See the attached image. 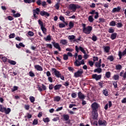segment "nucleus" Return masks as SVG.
I'll list each match as a JSON object with an SVG mask.
<instances>
[{"mask_svg": "<svg viewBox=\"0 0 126 126\" xmlns=\"http://www.w3.org/2000/svg\"><path fill=\"white\" fill-rule=\"evenodd\" d=\"M62 86H63V85L62 84L56 85L54 87V90L55 91H60V89H61V88H62Z\"/></svg>", "mask_w": 126, "mask_h": 126, "instance_id": "nucleus-15", "label": "nucleus"}, {"mask_svg": "<svg viewBox=\"0 0 126 126\" xmlns=\"http://www.w3.org/2000/svg\"><path fill=\"white\" fill-rule=\"evenodd\" d=\"M45 41H51L52 40V38L51 37V35H48L46 38H44Z\"/></svg>", "mask_w": 126, "mask_h": 126, "instance_id": "nucleus-44", "label": "nucleus"}, {"mask_svg": "<svg viewBox=\"0 0 126 126\" xmlns=\"http://www.w3.org/2000/svg\"><path fill=\"white\" fill-rule=\"evenodd\" d=\"M21 14L19 13H17L16 14H14L13 16L16 18V17H20Z\"/></svg>", "mask_w": 126, "mask_h": 126, "instance_id": "nucleus-47", "label": "nucleus"}, {"mask_svg": "<svg viewBox=\"0 0 126 126\" xmlns=\"http://www.w3.org/2000/svg\"><path fill=\"white\" fill-rule=\"evenodd\" d=\"M92 77L93 79H95L96 81L100 80L102 77V75H97V74H94L92 75Z\"/></svg>", "mask_w": 126, "mask_h": 126, "instance_id": "nucleus-9", "label": "nucleus"}, {"mask_svg": "<svg viewBox=\"0 0 126 126\" xmlns=\"http://www.w3.org/2000/svg\"><path fill=\"white\" fill-rule=\"evenodd\" d=\"M8 63H10V64H12V65H15L16 64V62L9 60L8 61Z\"/></svg>", "mask_w": 126, "mask_h": 126, "instance_id": "nucleus-26", "label": "nucleus"}, {"mask_svg": "<svg viewBox=\"0 0 126 126\" xmlns=\"http://www.w3.org/2000/svg\"><path fill=\"white\" fill-rule=\"evenodd\" d=\"M48 80L49 81V82H51V83L53 82V78L51 76L48 77Z\"/></svg>", "mask_w": 126, "mask_h": 126, "instance_id": "nucleus-62", "label": "nucleus"}, {"mask_svg": "<svg viewBox=\"0 0 126 126\" xmlns=\"http://www.w3.org/2000/svg\"><path fill=\"white\" fill-rule=\"evenodd\" d=\"M29 73L31 77H34V76H35V74H34L32 71H30Z\"/></svg>", "mask_w": 126, "mask_h": 126, "instance_id": "nucleus-48", "label": "nucleus"}, {"mask_svg": "<svg viewBox=\"0 0 126 126\" xmlns=\"http://www.w3.org/2000/svg\"><path fill=\"white\" fill-rule=\"evenodd\" d=\"M43 121L44 123H49L50 122V119L49 118H43Z\"/></svg>", "mask_w": 126, "mask_h": 126, "instance_id": "nucleus-41", "label": "nucleus"}, {"mask_svg": "<svg viewBox=\"0 0 126 126\" xmlns=\"http://www.w3.org/2000/svg\"><path fill=\"white\" fill-rule=\"evenodd\" d=\"M92 29H93L92 27L89 26L86 28H85L84 29H83V32L85 33V34H90V33H91Z\"/></svg>", "mask_w": 126, "mask_h": 126, "instance_id": "nucleus-4", "label": "nucleus"}, {"mask_svg": "<svg viewBox=\"0 0 126 126\" xmlns=\"http://www.w3.org/2000/svg\"><path fill=\"white\" fill-rule=\"evenodd\" d=\"M38 24L39 25H40V27H42L43 26H44V24H43V22H42V21H41V20H39L38 21Z\"/></svg>", "mask_w": 126, "mask_h": 126, "instance_id": "nucleus-51", "label": "nucleus"}, {"mask_svg": "<svg viewBox=\"0 0 126 126\" xmlns=\"http://www.w3.org/2000/svg\"><path fill=\"white\" fill-rule=\"evenodd\" d=\"M30 100L31 103H34V102H35V97H34V96H31L30 97Z\"/></svg>", "mask_w": 126, "mask_h": 126, "instance_id": "nucleus-38", "label": "nucleus"}, {"mask_svg": "<svg viewBox=\"0 0 126 126\" xmlns=\"http://www.w3.org/2000/svg\"><path fill=\"white\" fill-rule=\"evenodd\" d=\"M73 27H74V23L70 21L69 23V28L67 29V30H70Z\"/></svg>", "mask_w": 126, "mask_h": 126, "instance_id": "nucleus-21", "label": "nucleus"}, {"mask_svg": "<svg viewBox=\"0 0 126 126\" xmlns=\"http://www.w3.org/2000/svg\"><path fill=\"white\" fill-rule=\"evenodd\" d=\"M16 90H18V87L14 86L13 89H12V92H14Z\"/></svg>", "mask_w": 126, "mask_h": 126, "instance_id": "nucleus-54", "label": "nucleus"}, {"mask_svg": "<svg viewBox=\"0 0 126 126\" xmlns=\"http://www.w3.org/2000/svg\"><path fill=\"white\" fill-rule=\"evenodd\" d=\"M74 64L75 66H80L81 64H85V62H84V60H82L81 62L78 61V60L76 59L74 63Z\"/></svg>", "mask_w": 126, "mask_h": 126, "instance_id": "nucleus-5", "label": "nucleus"}, {"mask_svg": "<svg viewBox=\"0 0 126 126\" xmlns=\"http://www.w3.org/2000/svg\"><path fill=\"white\" fill-rule=\"evenodd\" d=\"M75 38V36L73 35H69L68 36V39H69V40H70V41H72V40H74Z\"/></svg>", "mask_w": 126, "mask_h": 126, "instance_id": "nucleus-34", "label": "nucleus"}, {"mask_svg": "<svg viewBox=\"0 0 126 126\" xmlns=\"http://www.w3.org/2000/svg\"><path fill=\"white\" fill-rule=\"evenodd\" d=\"M110 26H116V22L115 21H112L109 23Z\"/></svg>", "mask_w": 126, "mask_h": 126, "instance_id": "nucleus-43", "label": "nucleus"}, {"mask_svg": "<svg viewBox=\"0 0 126 126\" xmlns=\"http://www.w3.org/2000/svg\"><path fill=\"white\" fill-rule=\"evenodd\" d=\"M55 8L57 9V10H59L60 9V2H57L55 5H54Z\"/></svg>", "mask_w": 126, "mask_h": 126, "instance_id": "nucleus-35", "label": "nucleus"}, {"mask_svg": "<svg viewBox=\"0 0 126 126\" xmlns=\"http://www.w3.org/2000/svg\"><path fill=\"white\" fill-rule=\"evenodd\" d=\"M113 78L114 79V80H119L120 76L118 75H114L113 77Z\"/></svg>", "mask_w": 126, "mask_h": 126, "instance_id": "nucleus-40", "label": "nucleus"}, {"mask_svg": "<svg viewBox=\"0 0 126 126\" xmlns=\"http://www.w3.org/2000/svg\"><path fill=\"white\" fill-rule=\"evenodd\" d=\"M101 64H99V63L98 62H96L95 63V66L96 67H98V68H101Z\"/></svg>", "mask_w": 126, "mask_h": 126, "instance_id": "nucleus-59", "label": "nucleus"}, {"mask_svg": "<svg viewBox=\"0 0 126 126\" xmlns=\"http://www.w3.org/2000/svg\"><path fill=\"white\" fill-rule=\"evenodd\" d=\"M54 101H56V102H60V101H61V97L57 96L54 97Z\"/></svg>", "mask_w": 126, "mask_h": 126, "instance_id": "nucleus-36", "label": "nucleus"}, {"mask_svg": "<svg viewBox=\"0 0 126 126\" xmlns=\"http://www.w3.org/2000/svg\"><path fill=\"white\" fill-rule=\"evenodd\" d=\"M107 60H109L110 62H113V61H114V57H113V56H109L107 58Z\"/></svg>", "mask_w": 126, "mask_h": 126, "instance_id": "nucleus-57", "label": "nucleus"}, {"mask_svg": "<svg viewBox=\"0 0 126 126\" xmlns=\"http://www.w3.org/2000/svg\"><path fill=\"white\" fill-rule=\"evenodd\" d=\"M51 70L53 75H55L56 77H57L58 78H61L62 80L64 81V76L62 75L61 72L55 68H52Z\"/></svg>", "mask_w": 126, "mask_h": 126, "instance_id": "nucleus-1", "label": "nucleus"}, {"mask_svg": "<svg viewBox=\"0 0 126 126\" xmlns=\"http://www.w3.org/2000/svg\"><path fill=\"white\" fill-rule=\"evenodd\" d=\"M102 93H103V94H104L105 95V96H108V95H109V94H108V91H107L105 90H103L102 91Z\"/></svg>", "mask_w": 126, "mask_h": 126, "instance_id": "nucleus-50", "label": "nucleus"}, {"mask_svg": "<svg viewBox=\"0 0 126 126\" xmlns=\"http://www.w3.org/2000/svg\"><path fill=\"white\" fill-rule=\"evenodd\" d=\"M94 73L97 72V73H101V72H102V68H97L96 69H94Z\"/></svg>", "mask_w": 126, "mask_h": 126, "instance_id": "nucleus-24", "label": "nucleus"}, {"mask_svg": "<svg viewBox=\"0 0 126 126\" xmlns=\"http://www.w3.org/2000/svg\"><path fill=\"white\" fill-rule=\"evenodd\" d=\"M41 88L42 89V91H45V90H47V87H46V86L44 84H42L41 85Z\"/></svg>", "mask_w": 126, "mask_h": 126, "instance_id": "nucleus-58", "label": "nucleus"}, {"mask_svg": "<svg viewBox=\"0 0 126 126\" xmlns=\"http://www.w3.org/2000/svg\"><path fill=\"white\" fill-rule=\"evenodd\" d=\"M108 32L109 33H114L115 32V30H114L113 28H110L108 29Z\"/></svg>", "mask_w": 126, "mask_h": 126, "instance_id": "nucleus-56", "label": "nucleus"}, {"mask_svg": "<svg viewBox=\"0 0 126 126\" xmlns=\"http://www.w3.org/2000/svg\"><path fill=\"white\" fill-rule=\"evenodd\" d=\"M59 27H60V28H63L65 27V25H64V24L63 23H60L59 25Z\"/></svg>", "mask_w": 126, "mask_h": 126, "instance_id": "nucleus-53", "label": "nucleus"}, {"mask_svg": "<svg viewBox=\"0 0 126 126\" xmlns=\"http://www.w3.org/2000/svg\"><path fill=\"white\" fill-rule=\"evenodd\" d=\"M98 123L99 126H107V122H106V121L104 120L99 119L98 120Z\"/></svg>", "mask_w": 126, "mask_h": 126, "instance_id": "nucleus-13", "label": "nucleus"}, {"mask_svg": "<svg viewBox=\"0 0 126 126\" xmlns=\"http://www.w3.org/2000/svg\"><path fill=\"white\" fill-rule=\"evenodd\" d=\"M88 20L89 22L92 23L94 21V19L93 18V15L89 16L88 18Z\"/></svg>", "mask_w": 126, "mask_h": 126, "instance_id": "nucleus-31", "label": "nucleus"}, {"mask_svg": "<svg viewBox=\"0 0 126 126\" xmlns=\"http://www.w3.org/2000/svg\"><path fill=\"white\" fill-rule=\"evenodd\" d=\"M36 3L39 6L41 5H42L43 7L47 6V2H46L45 1H42V0H37Z\"/></svg>", "mask_w": 126, "mask_h": 126, "instance_id": "nucleus-6", "label": "nucleus"}, {"mask_svg": "<svg viewBox=\"0 0 126 126\" xmlns=\"http://www.w3.org/2000/svg\"><path fill=\"white\" fill-rule=\"evenodd\" d=\"M78 96L79 99H80L81 100H84V99H85V96L83 94H82V93H81V92H78Z\"/></svg>", "mask_w": 126, "mask_h": 126, "instance_id": "nucleus-16", "label": "nucleus"}, {"mask_svg": "<svg viewBox=\"0 0 126 126\" xmlns=\"http://www.w3.org/2000/svg\"><path fill=\"white\" fill-rule=\"evenodd\" d=\"M63 117L64 120L67 122V124H70V121L69 120V115H68V114H64L63 115Z\"/></svg>", "mask_w": 126, "mask_h": 126, "instance_id": "nucleus-12", "label": "nucleus"}, {"mask_svg": "<svg viewBox=\"0 0 126 126\" xmlns=\"http://www.w3.org/2000/svg\"><path fill=\"white\" fill-rule=\"evenodd\" d=\"M121 9H122V8L120 6H118L117 7H115L112 9V12L113 13H115L116 12H120L121 11Z\"/></svg>", "mask_w": 126, "mask_h": 126, "instance_id": "nucleus-17", "label": "nucleus"}, {"mask_svg": "<svg viewBox=\"0 0 126 126\" xmlns=\"http://www.w3.org/2000/svg\"><path fill=\"white\" fill-rule=\"evenodd\" d=\"M52 44L54 46V48L57 49L59 52L62 51V48H61V46L58 43H56V42H52Z\"/></svg>", "mask_w": 126, "mask_h": 126, "instance_id": "nucleus-11", "label": "nucleus"}, {"mask_svg": "<svg viewBox=\"0 0 126 126\" xmlns=\"http://www.w3.org/2000/svg\"><path fill=\"white\" fill-rule=\"evenodd\" d=\"M98 20L99 21V23H100V22H102V23H104V22H106V20L103 18H99Z\"/></svg>", "mask_w": 126, "mask_h": 126, "instance_id": "nucleus-49", "label": "nucleus"}, {"mask_svg": "<svg viewBox=\"0 0 126 126\" xmlns=\"http://www.w3.org/2000/svg\"><path fill=\"white\" fill-rule=\"evenodd\" d=\"M103 84H104V81H103L98 82V85L100 88H103Z\"/></svg>", "mask_w": 126, "mask_h": 126, "instance_id": "nucleus-46", "label": "nucleus"}, {"mask_svg": "<svg viewBox=\"0 0 126 126\" xmlns=\"http://www.w3.org/2000/svg\"><path fill=\"white\" fill-rule=\"evenodd\" d=\"M63 59L64 61H67V60H68V56L66 54H64L63 55Z\"/></svg>", "mask_w": 126, "mask_h": 126, "instance_id": "nucleus-45", "label": "nucleus"}, {"mask_svg": "<svg viewBox=\"0 0 126 126\" xmlns=\"http://www.w3.org/2000/svg\"><path fill=\"white\" fill-rule=\"evenodd\" d=\"M80 7H81V6L78 4H70L69 5V9L73 10L74 12L76 11V9H77V8H80Z\"/></svg>", "mask_w": 126, "mask_h": 126, "instance_id": "nucleus-2", "label": "nucleus"}, {"mask_svg": "<svg viewBox=\"0 0 126 126\" xmlns=\"http://www.w3.org/2000/svg\"><path fill=\"white\" fill-rule=\"evenodd\" d=\"M122 68H123L122 65H121V64L116 65V69L117 70H121V69H122Z\"/></svg>", "mask_w": 126, "mask_h": 126, "instance_id": "nucleus-32", "label": "nucleus"}, {"mask_svg": "<svg viewBox=\"0 0 126 126\" xmlns=\"http://www.w3.org/2000/svg\"><path fill=\"white\" fill-rule=\"evenodd\" d=\"M5 110V107H3L1 105H0V112H1V113H4Z\"/></svg>", "mask_w": 126, "mask_h": 126, "instance_id": "nucleus-28", "label": "nucleus"}, {"mask_svg": "<svg viewBox=\"0 0 126 126\" xmlns=\"http://www.w3.org/2000/svg\"><path fill=\"white\" fill-rule=\"evenodd\" d=\"M89 14H92V15L95 14L94 17V19H97L99 17V13L98 12H96V10H92V11L89 12Z\"/></svg>", "mask_w": 126, "mask_h": 126, "instance_id": "nucleus-10", "label": "nucleus"}, {"mask_svg": "<svg viewBox=\"0 0 126 126\" xmlns=\"http://www.w3.org/2000/svg\"><path fill=\"white\" fill-rule=\"evenodd\" d=\"M110 46H105L104 48V50L105 52L109 53V52L110 51Z\"/></svg>", "mask_w": 126, "mask_h": 126, "instance_id": "nucleus-33", "label": "nucleus"}, {"mask_svg": "<svg viewBox=\"0 0 126 126\" xmlns=\"http://www.w3.org/2000/svg\"><path fill=\"white\" fill-rule=\"evenodd\" d=\"M105 77L106 78H110L111 77V72L107 71L105 73Z\"/></svg>", "mask_w": 126, "mask_h": 126, "instance_id": "nucleus-30", "label": "nucleus"}, {"mask_svg": "<svg viewBox=\"0 0 126 126\" xmlns=\"http://www.w3.org/2000/svg\"><path fill=\"white\" fill-rule=\"evenodd\" d=\"M92 109L93 110V112H96L97 111V109L100 107L99 104L97 103V102H94L92 104Z\"/></svg>", "mask_w": 126, "mask_h": 126, "instance_id": "nucleus-8", "label": "nucleus"}, {"mask_svg": "<svg viewBox=\"0 0 126 126\" xmlns=\"http://www.w3.org/2000/svg\"><path fill=\"white\" fill-rule=\"evenodd\" d=\"M92 40H93V41H94V42H96V41H97V36L94 35L92 37Z\"/></svg>", "mask_w": 126, "mask_h": 126, "instance_id": "nucleus-60", "label": "nucleus"}, {"mask_svg": "<svg viewBox=\"0 0 126 126\" xmlns=\"http://www.w3.org/2000/svg\"><path fill=\"white\" fill-rule=\"evenodd\" d=\"M33 13H35V14H37V15H39L40 13V8H36L35 9H33L32 10Z\"/></svg>", "mask_w": 126, "mask_h": 126, "instance_id": "nucleus-22", "label": "nucleus"}, {"mask_svg": "<svg viewBox=\"0 0 126 126\" xmlns=\"http://www.w3.org/2000/svg\"><path fill=\"white\" fill-rule=\"evenodd\" d=\"M75 48V51L76 52H77V53H79V50H80L81 51V52H82V53H83V54H86V52L85 51L84 49H83V47L81 46H79V47H78L77 45H76Z\"/></svg>", "mask_w": 126, "mask_h": 126, "instance_id": "nucleus-7", "label": "nucleus"}, {"mask_svg": "<svg viewBox=\"0 0 126 126\" xmlns=\"http://www.w3.org/2000/svg\"><path fill=\"white\" fill-rule=\"evenodd\" d=\"M112 84H113L114 88H118V84L117 83L116 81H113Z\"/></svg>", "mask_w": 126, "mask_h": 126, "instance_id": "nucleus-37", "label": "nucleus"}, {"mask_svg": "<svg viewBox=\"0 0 126 126\" xmlns=\"http://www.w3.org/2000/svg\"><path fill=\"white\" fill-rule=\"evenodd\" d=\"M14 37H15V33H11L9 35V38L10 39H12L13 38H14Z\"/></svg>", "mask_w": 126, "mask_h": 126, "instance_id": "nucleus-55", "label": "nucleus"}, {"mask_svg": "<svg viewBox=\"0 0 126 126\" xmlns=\"http://www.w3.org/2000/svg\"><path fill=\"white\" fill-rule=\"evenodd\" d=\"M82 74H83V69L80 68L79 70L74 73V76L76 78H77V77H81Z\"/></svg>", "mask_w": 126, "mask_h": 126, "instance_id": "nucleus-3", "label": "nucleus"}, {"mask_svg": "<svg viewBox=\"0 0 126 126\" xmlns=\"http://www.w3.org/2000/svg\"><path fill=\"white\" fill-rule=\"evenodd\" d=\"M117 27L118 28H122V27H123V24H122V23H117Z\"/></svg>", "mask_w": 126, "mask_h": 126, "instance_id": "nucleus-52", "label": "nucleus"}, {"mask_svg": "<svg viewBox=\"0 0 126 126\" xmlns=\"http://www.w3.org/2000/svg\"><path fill=\"white\" fill-rule=\"evenodd\" d=\"M28 36H30V37H32V36H34V32H31V31H29L28 32Z\"/></svg>", "mask_w": 126, "mask_h": 126, "instance_id": "nucleus-42", "label": "nucleus"}, {"mask_svg": "<svg viewBox=\"0 0 126 126\" xmlns=\"http://www.w3.org/2000/svg\"><path fill=\"white\" fill-rule=\"evenodd\" d=\"M7 19H8V20H9L10 21H11V20H13V19H14V18L11 16H8L7 17Z\"/></svg>", "mask_w": 126, "mask_h": 126, "instance_id": "nucleus-64", "label": "nucleus"}, {"mask_svg": "<svg viewBox=\"0 0 126 126\" xmlns=\"http://www.w3.org/2000/svg\"><path fill=\"white\" fill-rule=\"evenodd\" d=\"M10 112H11V110L10 109V108H6V107H5L4 112H5V114H6V115H8V114H9Z\"/></svg>", "mask_w": 126, "mask_h": 126, "instance_id": "nucleus-25", "label": "nucleus"}, {"mask_svg": "<svg viewBox=\"0 0 126 126\" xmlns=\"http://www.w3.org/2000/svg\"><path fill=\"white\" fill-rule=\"evenodd\" d=\"M94 113H93V120H97V118H98V113L97 112V111H93Z\"/></svg>", "mask_w": 126, "mask_h": 126, "instance_id": "nucleus-20", "label": "nucleus"}, {"mask_svg": "<svg viewBox=\"0 0 126 126\" xmlns=\"http://www.w3.org/2000/svg\"><path fill=\"white\" fill-rule=\"evenodd\" d=\"M61 44L62 45H66L67 44V40L65 39H62L60 41Z\"/></svg>", "mask_w": 126, "mask_h": 126, "instance_id": "nucleus-27", "label": "nucleus"}, {"mask_svg": "<svg viewBox=\"0 0 126 126\" xmlns=\"http://www.w3.org/2000/svg\"><path fill=\"white\" fill-rule=\"evenodd\" d=\"M34 68L38 71H43V68L40 65H34Z\"/></svg>", "mask_w": 126, "mask_h": 126, "instance_id": "nucleus-19", "label": "nucleus"}, {"mask_svg": "<svg viewBox=\"0 0 126 126\" xmlns=\"http://www.w3.org/2000/svg\"><path fill=\"white\" fill-rule=\"evenodd\" d=\"M125 55H126V48L123 52V53H122L121 51L119 52L118 56L119 57L120 60H121V59H122V57H123V56H125Z\"/></svg>", "mask_w": 126, "mask_h": 126, "instance_id": "nucleus-18", "label": "nucleus"}, {"mask_svg": "<svg viewBox=\"0 0 126 126\" xmlns=\"http://www.w3.org/2000/svg\"><path fill=\"white\" fill-rule=\"evenodd\" d=\"M117 32H114L112 34H111L110 36V38L111 40H115L117 38Z\"/></svg>", "mask_w": 126, "mask_h": 126, "instance_id": "nucleus-23", "label": "nucleus"}, {"mask_svg": "<svg viewBox=\"0 0 126 126\" xmlns=\"http://www.w3.org/2000/svg\"><path fill=\"white\" fill-rule=\"evenodd\" d=\"M40 14L41 16H47V17H49V16H50V14L44 10L41 11L40 12Z\"/></svg>", "mask_w": 126, "mask_h": 126, "instance_id": "nucleus-14", "label": "nucleus"}, {"mask_svg": "<svg viewBox=\"0 0 126 126\" xmlns=\"http://www.w3.org/2000/svg\"><path fill=\"white\" fill-rule=\"evenodd\" d=\"M54 87H55V86H54L53 84H50L49 86V90H53V89L54 88Z\"/></svg>", "mask_w": 126, "mask_h": 126, "instance_id": "nucleus-61", "label": "nucleus"}, {"mask_svg": "<svg viewBox=\"0 0 126 126\" xmlns=\"http://www.w3.org/2000/svg\"><path fill=\"white\" fill-rule=\"evenodd\" d=\"M33 126H36V125H38V119H34L32 122Z\"/></svg>", "mask_w": 126, "mask_h": 126, "instance_id": "nucleus-39", "label": "nucleus"}, {"mask_svg": "<svg viewBox=\"0 0 126 126\" xmlns=\"http://www.w3.org/2000/svg\"><path fill=\"white\" fill-rule=\"evenodd\" d=\"M40 29H41L43 33L44 34H45V33H47V29L45 27H44V26L40 27Z\"/></svg>", "mask_w": 126, "mask_h": 126, "instance_id": "nucleus-29", "label": "nucleus"}, {"mask_svg": "<svg viewBox=\"0 0 126 126\" xmlns=\"http://www.w3.org/2000/svg\"><path fill=\"white\" fill-rule=\"evenodd\" d=\"M77 96V94H76V93H73L71 94V97L72 98H76Z\"/></svg>", "mask_w": 126, "mask_h": 126, "instance_id": "nucleus-63", "label": "nucleus"}]
</instances>
